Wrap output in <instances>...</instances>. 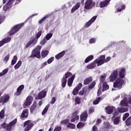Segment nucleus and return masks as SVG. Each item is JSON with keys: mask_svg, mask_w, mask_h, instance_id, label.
<instances>
[{"mask_svg": "<svg viewBox=\"0 0 131 131\" xmlns=\"http://www.w3.org/2000/svg\"><path fill=\"white\" fill-rule=\"evenodd\" d=\"M7 125H8V124H6V123H3L2 124V126L4 128H7Z\"/></svg>", "mask_w": 131, "mask_h": 131, "instance_id": "obj_64", "label": "nucleus"}, {"mask_svg": "<svg viewBox=\"0 0 131 131\" xmlns=\"http://www.w3.org/2000/svg\"><path fill=\"white\" fill-rule=\"evenodd\" d=\"M54 59H55V58H54V57H51L50 58H49L47 60L48 64H51V63H52V62H53V61H54Z\"/></svg>", "mask_w": 131, "mask_h": 131, "instance_id": "obj_55", "label": "nucleus"}, {"mask_svg": "<svg viewBox=\"0 0 131 131\" xmlns=\"http://www.w3.org/2000/svg\"><path fill=\"white\" fill-rule=\"evenodd\" d=\"M120 122V117L118 116L115 118L114 119V124L116 125H117V124H119V123Z\"/></svg>", "mask_w": 131, "mask_h": 131, "instance_id": "obj_30", "label": "nucleus"}, {"mask_svg": "<svg viewBox=\"0 0 131 131\" xmlns=\"http://www.w3.org/2000/svg\"><path fill=\"white\" fill-rule=\"evenodd\" d=\"M48 109L49 107L46 106L42 112V115H45L47 113V112H48Z\"/></svg>", "mask_w": 131, "mask_h": 131, "instance_id": "obj_57", "label": "nucleus"}, {"mask_svg": "<svg viewBox=\"0 0 131 131\" xmlns=\"http://www.w3.org/2000/svg\"><path fill=\"white\" fill-rule=\"evenodd\" d=\"M123 83H124V80L121 78H118L114 82L113 86L114 88H117L118 89H120L122 88Z\"/></svg>", "mask_w": 131, "mask_h": 131, "instance_id": "obj_2", "label": "nucleus"}, {"mask_svg": "<svg viewBox=\"0 0 131 131\" xmlns=\"http://www.w3.org/2000/svg\"><path fill=\"white\" fill-rule=\"evenodd\" d=\"M96 61L91 63V64L87 66L86 68L87 69H94L95 67L96 66Z\"/></svg>", "mask_w": 131, "mask_h": 131, "instance_id": "obj_27", "label": "nucleus"}, {"mask_svg": "<svg viewBox=\"0 0 131 131\" xmlns=\"http://www.w3.org/2000/svg\"><path fill=\"white\" fill-rule=\"evenodd\" d=\"M28 116V111L27 110H24L21 114L20 118H26Z\"/></svg>", "mask_w": 131, "mask_h": 131, "instance_id": "obj_26", "label": "nucleus"}, {"mask_svg": "<svg viewBox=\"0 0 131 131\" xmlns=\"http://www.w3.org/2000/svg\"><path fill=\"white\" fill-rule=\"evenodd\" d=\"M119 72V69H116L114 70L113 72L111 73V76H110V81L111 82H113L114 80L117 79L118 77V72Z\"/></svg>", "mask_w": 131, "mask_h": 131, "instance_id": "obj_4", "label": "nucleus"}, {"mask_svg": "<svg viewBox=\"0 0 131 131\" xmlns=\"http://www.w3.org/2000/svg\"><path fill=\"white\" fill-rule=\"evenodd\" d=\"M10 99V96L9 95H4V96H2L0 98V103H3V104H5V103H7L9 101V99Z\"/></svg>", "mask_w": 131, "mask_h": 131, "instance_id": "obj_14", "label": "nucleus"}, {"mask_svg": "<svg viewBox=\"0 0 131 131\" xmlns=\"http://www.w3.org/2000/svg\"><path fill=\"white\" fill-rule=\"evenodd\" d=\"M69 123V120L68 119L63 120L60 122L61 124H67Z\"/></svg>", "mask_w": 131, "mask_h": 131, "instance_id": "obj_51", "label": "nucleus"}, {"mask_svg": "<svg viewBox=\"0 0 131 131\" xmlns=\"http://www.w3.org/2000/svg\"><path fill=\"white\" fill-rule=\"evenodd\" d=\"M26 125H27V126H33V123L31 121L28 120L26 121L24 124V126H26Z\"/></svg>", "mask_w": 131, "mask_h": 131, "instance_id": "obj_33", "label": "nucleus"}, {"mask_svg": "<svg viewBox=\"0 0 131 131\" xmlns=\"http://www.w3.org/2000/svg\"><path fill=\"white\" fill-rule=\"evenodd\" d=\"M10 54H8L7 55V56H6L4 58H3V61L4 62V63H5L6 64H7V63H8V61H9V60L10 59Z\"/></svg>", "mask_w": 131, "mask_h": 131, "instance_id": "obj_35", "label": "nucleus"}, {"mask_svg": "<svg viewBox=\"0 0 131 131\" xmlns=\"http://www.w3.org/2000/svg\"><path fill=\"white\" fill-rule=\"evenodd\" d=\"M55 102H56V97H53L51 100V103L55 104Z\"/></svg>", "mask_w": 131, "mask_h": 131, "instance_id": "obj_63", "label": "nucleus"}, {"mask_svg": "<svg viewBox=\"0 0 131 131\" xmlns=\"http://www.w3.org/2000/svg\"><path fill=\"white\" fill-rule=\"evenodd\" d=\"M35 16H37V13L36 14H33L32 15H31V16H30L27 20H29V19H32L33 17H34Z\"/></svg>", "mask_w": 131, "mask_h": 131, "instance_id": "obj_62", "label": "nucleus"}, {"mask_svg": "<svg viewBox=\"0 0 131 131\" xmlns=\"http://www.w3.org/2000/svg\"><path fill=\"white\" fill-rule=\"evenodd\" d=\"M129 98V103L131 104V96L128 95H124L123 99L121 101L120 105L121 106H124V107H127L128 106V101H127V99Z\"/></svg>", "mask_w": 131, "mask_h": 131, "instance_id": "obj_3", "label": "nucleus"}, {"mask_svg": "<svg viewBox=\"0 0 131 131\" xmlns=\"http://www.w3.org/2000/svg\"><path fill=\"white\" fill-rule=\"evenodd\" d=\"M24 90V85H20L17 89L16 92L14 93V96H20L22 94V91Z\"/></svg>", "mask_w": 131, "mask_h": 131, "instance_id": "obj_13", "label": "nucleus"}, {"mask_svg": "<svg viewBox=\"0 0 131 131\" xmlns=\"http://www.w3.org/2000/svg\"><path fill=\"white\" fill-rule=\"evenodd\" d=\"M47 93H48V89H45L44 90L41 91L38 96V98L39 100H41L42 98H45L47 96Z\"/></svg>", "mask_w": 131, "mask_h": 131, "instance_id": "obj_10", "label": "nucleus"}, {"mask_svg": "<svg viewBox=\"0 0 131 131\" xmlns=\"http://www.w3.org/2000/svg\"><path fill=\"white\" fill-rule=\"evenodd\" d=\"M40 50H41V46H38L36 48L32 51L31 55L29 58H40Z\"/></svg>", "mask_w": 131, "mask_h": 131, "instance_id": "obj_1", "label": "nucleus"}, {"mask_svg": "<svg viewBox=\"0 0 131 131\" xmlns=\"http://www.w3.org/2000/svg\"><path fill=\"white\" fill-rule=\"evenodd\" d=\"M110 2H111V0H105L101 2L99 4L100 8H105V7H107Z\"/></svg>", "mask_w": 131, "mask_h": 131, "instance_id": "obj_16", "label": "nucleus"}, {"mask_svg": "<svg viewBox=\"0 0 131 131\" xmlns=\"http://www.w3.org/2000/svg\"><path fill=\"white\" fill-rule=\"evenodd\" d=\"M50 17V14H47L45 15L43 18H42L40 20H39V24H41L44 21H46V19H48Z\"/></svg>", "mask_w": 131, "mask_h": 131, "instance_id": "obj_32", "label": "nucleus"}, {"mask_svg": "<svg viewBox=\"0 0 131 131\" xmlns=\"http://www.w3.org/2000/svg\"><path fill=\"white\" fill-rule=\"evenodd\" d=\"M22 65V61H19L16 65L14 66L15 69H18L20 68V66Z\"/></svg>", "mask_w": 131, "mask_h": 131, "instance_id": "obj_43", "label": "nucleus"}, {"mask_svg": "<svg viewBox=\"0 0 131 131\" xmlns=\"http://www.w3.org/2000/svg\"><path fill=\"white\" fill-rule=\"evenodd\" d=\"M81 4L80 3H77L71 9V13H74L76 10H78L79 8H80Z\"/></svg>", "mask_w": 131, "mask_h": 131, "instance_id": "obj_22", "label": "nucleus"}, {"mask_svg": "<svg viewBox=\"0 0 131 131\" xmlns=\"http://www.w3.org/2000/svg\"><path fill=\"white\" fill-rule=\"evenodd\" d=\"M119 70V75L120 78H124L125 77V74H126V70H125V68H118Z\"/></svg>", "mask_w": 131, "mask_h": 131, "instance_id": "obj_9", "label": "nucleus"}, {"mask_svg": "<svg viewBox=\"0 0 131 131\" xmlns=\"http://www.w3.org/2000/svg\"><path fill=\"white\" fill-rule=\"evenodd\" d=\"M117 110L119 113H124V112H127L128 111V108L127 107H118Z\"/></svg>", "mask_w": 131, "mask_h": 131, "instance_id": "obj_25", "label": "nucleus"}, {"mask_svg": "<svg viewBox=\"0 0 131 131\" xmlns=\"http://www.w3.org/2000/svg\"><path fill=\"white\" fill-rule=\"evenodd\" d=\"M94 59V55H90L88 56L85 60V63H89L90 61H92Z\"/></svg>", "mask_w": 131, "mask_h": 131, "instance_id": "obj_36", "label": "nucleus"}, {"mask_svg": "<svg viewBox=\"0 0 131 131\" xmlns=\"http://www.w3.org/2000/svg\"><path fill=\"white\" fill-rule=\"evenodd\" d=\"M85 124L82 122H79L77 125V128H81V127H83Z\"/></svg>", "mask_w": 131, "mask_h": 131, "instance_id": "obj_46", "label": "nucleus"}, {"mask_svg": "<svg viewBox=\"0 0 131 131\" xmlns=\"http://www.w3.org/2000/svg\"><path fill=\"white\" fill-rule=\"evenodd\" d=\"M72 76V74L70 72H67L65 73L63 77H64L66 79L67 78H69V77H71Z\"/></svg>", "mask_w": 131, "mask_h": 131, "instance_id": "obj_37", "label": "nucleus"}, {"mask_svg": "<svg viewBox=\"0 0 131 131\" xmlns=\"http://www.w3.org/2000/svg\"><path fill=\"white\" fill-rule=\"evenodd\" d=\"M32 101H33V97H32V96H28L25 102V105L29 106L31 105V103H32Z\"/></svg>", "mask_w": 131, "mask_h": 131, "instance_id": "obj_12", "label": "nucleus"}, {"mask_svg": "<svg viewBox=\"0 0 131 131\" xmlns=\"http://www.w3.org/2000/svg\"><path fill=\"white\" fill-rule=\"evenodd\" d=\"M97 41V39L96 38H92L89 40L90 43H95Z\"/></svg>", "mask_w": 131, "mask_h": 131, "instance_id": "obj_52", "label": "nucleus"}, {"mask_svg": "<svg viewBox=\"0 0 131 131\" xmlns=\"http://www.w3.org/2000/svg\"><path fill=\"white\" fill-rule=\"evenodd\" d=\"M94 61L95 62V64H97V66H101V65H103L105 63L103 60L99 59H96Z\"/></svg>", "mask_w": 131, "mask_h": 131, "instance_id": "obj_29", "label": "nucleus"}, {"mask_svg": "<svg viewBox=\"0 0 131 131\" xmlns=\"http://www.w3.org/2000/svg\"><path fill=\"white\" fill-rule=\"evenodd\" d=\"M102 100H103V98H102L101 97H98L97 98V99H96L93 101V104L97 105V104H99V103L100 102V101H102Z\"/></svg>", "mask_w": 131, "mask_h": 131, "instance_id": "obj_39", "label": "nucleus"}, {"mask_svg": "<svg viewBox=\"0 0 131 131\" xmlns=\"http://www.w3.org/2000/svg\"><path fill=\"white\" fill-rule=\"evenodd\" d=\"M5 108H3L0 112V119H4L5 118Z\"/></svg>", "mask_w": 131, "mask_h": 131, "instance_id": "obj_38", "label": "nucleus"}, {"mask_svg": "<svg viewBox=\"0 0 131 131\" xmlns=\"http://www.w3.org/2000/svg\"><path fill=\"white\" fill-rule=\"evenodd\" d=\"M93 81V78L91 77L86 78L83 81V84L86 85Z\"/></svg>", "mask_w": 131, "mask_h": 131, "instance_id": "obj_23", "label": "nucleus"}, {"mask_svg": "<svg viewBox=\"0 0 131 131\" xmlns=\"http://www.w3.org/2000/svg\"><path fill=\"white\" fill-rule=\"evenodd\" d=\"M5 20V17L3 15H0V24H2Z\"/></svg>", "mask_w": 131, "mask_h": 131, "instance_id": "obj_60", "label": "nucleus"}, {"mask_svg": "<svg viewBox=\"0 0 131 131\" xmlns=\"http://www.w3.org/2000/svg\"><path fill=\"white\" fill-rule=\"evenodd\" d=\"M115 8L116 10V13H118V12H120L121 11L125 10V5L122 3H119L115 6Z\"/></svg>", "mask_w": 131, "mask_h": 131, "instance_id": "obj_8", "label": "nucleus"}, {"mask_svg": "<svg viewBox=\"0 0 131 131\" xmlns=\"http://www.w3.org/2000/svg\"><path fill=\"white\" fill-rule=\"evenodd\" d=\"M105 79H106V77L105 76H101L100 78V82L101 83H104V82H106L105 81Z\"/></svg>", "mask_w": 131, "mask_h": 131, "instance_id": "obj_49", "label": "nucleus"}, {"mask_svg": "<svg viewBox=\"0 0 131 131\" xmlns=\"http://www.w3.org/2000/svg\"><path fill=\"white\" fill-rule=\"evenodd\" d=\"M80 100H81V98L79 97H76L75 99L76 103L75 104L76 105V104H77L78 105H79V104H80Z\"/></svg>", "mask_w": 131, "mask_h": 131, "instance_id": "obj_50", "label": "nucleus"}, {"mask_svg": "<svg viewBox=\"0 0 131 131\" xmlns=\"http://www.w3.org/2000/svg\"><path fill=\"white\" fill-rule=\"evenodd\" d=\"M75 78V75H73L72 77L68 79V86H72V83H73V81Z\"/></svg>", "mask_w": 131, "mask_h": 131, "instance_id": "obj_21", "label": "nucleus"}, {"mask_svg": "<svg viewBox=\"0 0 131 131\" xmlns=\"http://www.w3.org/2000/svg\"><path fill=\"white\" fill-rule=\"evenodd\" d=\"M108 90H109V85L107 84V82H104L102 85V92L108 91Z\"/></svg>", "mask_w": 131, "mask_h": 131, "instance_id": "obj_28", "label": "nucleus"}, {"mask_svg": "<svg viewBox=\"0 0 131 131\" xmlns=\"http://www.w3.org/2000/svg\"><path fill=\"white\" fill-rule=\"evenodd\" d=\"M12 126L11 125H10V124H7V126L6 127V129L8 130V131H11L12 130Z\"/></svg>", "mask_w": 131, "mask_h": 131, "instance_id": "obj_58", "label": "nucleus"}, {"mask_svg": "<svg viewBox=\"0 0 131 131\" xmlns=\"http://www.w3.org/2000/svg\"><path fill=\"white\" fill-rule=\"evenodd\" d=\"M11 41V38L8 37L3 39L2 41H0V48L1 47H3L5 43H7L8 42H10Z\"/></svg>", "mask_w": 131, "mask_h": 131, "instance_id": "obj_20", "label": "nucleus"}, {"mask_svg": "<svg viewBox=\"0 0 131 131\" xmlns=\"http://www.w3.org/2000/svg\"><path fill=\"white\" fill-rule=\"evenodd\" d=\"M86 119H88V113L86 112H84L81 115H80V120L81 121H86Z\"/></svg>", "mask_w": 131, "mask_h": 131, "instance_id": "obj_19", "label": "nucleus"}, {"mask_svg": "<svg viewBox=\"0 0 131 131\" xmlns=\"http://www.w3.org/2000/svg\"><path fill=\"white\" fill-rule=\"evenodd\" d=\"M48 65V62L47 61H45L43 62L40 66V69H42L43 67H45V66H47Z\"/></svg>", "mask_w": 131, "mask_h": 131, "instance_id": "obj_54", "label": "nucleus"}, {"mask_svg": "<svg viewBox=\"0 0 131 131\" xmlns=\"http://www.w3.org/2000/svg\"><path fill=\"white\" fill-rule=\"evenodd\" d=\"M95 85H96V81H93L91 84L88 86V89L89 90H92L95 88Z\"/></svg>", "mask_w": 131, "mask_h": 131, "instance_id": "obj_40", "label": "nucleus"}, {"mask_svg": "<svg viewBox=\"0 0 131 131\" xmlns=\"http://www.w3.org/2000/svg\"><path fill=\"white\" fill-rule=\"evenodd\" d=\"M97 16H93L89 21L87 22V23L85 25V27H90L95 21H96V19H97Z\"/></svg>", "mask_w": 131, "mask_h": 131, "instance_id": "obj_15", "label": "nucleus"}, {"mask_svg": "<svg viewBox=\"0 0 131 131\" xmlns=\"http://www.w3.org/2000/svg\"><path fill=\"white\" fill-rule=\"evenodd\" d=\"M129 116V113H126L124 114L123 117V121H124V120H125V119H126V118H127V117H128Z\"/></svg>", "mask_w": 131, "mask_h": 131, "instance_id": "obj_53", "label": "nucleus"}, {"mask_svg": "<svg viewBox=\"0 0 131 131\" xmlns=\"http://www.w3.org/2000/svg\"><path fill=\"white\" fill-rule=\"evenodd\" d=\"M99 88L97 92V96H101V94H102V85H99Z\"/></svg>", "mask_w": 131, "mask_h": 131, "instance_id": "obj_47", "label": "nucleus"}, {"mask_svg": "<svg viewBox=\"0 0 131 131\" xmlns=\"http://www.w3.org/2000/svg\"><path fill=\"white\" fill-rule=\"evenodd\" d=\"M17 123V118L14 119L12 121L10 122L9 125H11V126H13V125H15Z\"/></svg>", "mask_w": 131, "mask_h": 131, "instance_id": "obj_45", "label": "nucleus"}, {"mask_svg": "<svg viewBox=\"0 0 131 131\" xmlns=\"http://www.w3.org/2000/svg\"><path fill=\"white\" fill-rule=\"evenodd\" d=\"M36 102H34L33 105L31 106L30 110V113L32 114H33L34 113H36Z\"/></svg>", "mask_w": 131, "mask_h": 131, "instance_id": "obj_18", "label": "nucleus"}, {"mask_svg": "<svg viewBox=\"0 0 131 131\" xmlns=\"http://www.w3.org/2000/svg\"><path fill=\"white\" fill-rule=\"evenodd\" d=\"M82 88V83H79L78 85L74 88L73 91V96H76L78 94V91Z\"/></svg>", "mask_w": 131, "mask_h": 131, "instance_id": "obj_11", "label": "nucleus"}, {"mask_svg": "<svg viewBox=\"0 0 131 131\" xmlns=\"http://www.w3.org/2000/svg\"><path fill=\"white\" fill-rule=\"evenodd\" d=\"M67 127L68 128H72L73 129L75 128V125H74V124H73L72 123H69L68 124Z\"/></svg>", "mask_w": 131, "mask_h": 131, "instance_id": "obj_42", "label": "nucleus"}, {"mask_svg": "<svg viewBox=\"0 0 131 131\" xmlns=\"http://www.w3.org/2000/svg\"><path fill=\"white\" fill-rule=\"evenodd\" d=\"M47 39L46 38H44L41 41H40V45H45L47 42Z\"/></svg>", "mask_w": 131, "mask_h": 131, "instance_id": "obj_61", "label": "nucleus"}, {"mask_svg": "<svg viewBox=\"0 0 131 131\" xmlns=\"http://www.w3.org/2000/svg\"><path fill=\"white\" fill-rule=\"evenodd\" d=\"M35 36H36V38L35 39H38V38H39V37H40V36H41V31H39V32H38L36 35H35Z\"/></svg>", "mask_w": 131, "mask_h": 131, "instance_id": "obj_44", "label": "nucleus"}, {"mask_svg": "<svg viewBox=\"0 0 131 131\" xmlns=\"http://www.w3.org/2000/svg\"><path fill=\"white\" fill-rule=\"evenodd\" d=\"M61 129H62V127L60 126H56L54 131H60Z\"/></svg>", "mask_w": 131, "mask_h": 131, "instance_id": "obj_56", "label": "nucleus"}, {"mask_svg": "<svg viewBox=\"0 0 131 131\" xmlns=\"http://www.w3.org/2000/svg\"><path fill=\"white\" fill-rule=\"evenodd\" d=\"M113 110H115V107L107 106L105 107V112L107 114H111L113 112Z\"/></svg>", "mask_w": 131, "mask_h": 131, "instance_id": "obj_17", "label": "nucleus"}, {"mask_svg": "<svg viewBox=\"0 0 131 131\" xmlns=\"http://www.w3.org/2000/svg\"><path fill=\"white\" fill-rule=\"evenodd\" d=\"M64 55H65V51H63L57 54L55 56V59H56L57 60H59V59H61L62 57H63Z\"/></svg>", "mask_w": 131, "mask_h": 131, "instance_id": "obj_24", "label": "nucleus"}, {"mask_svg": "<svg viewBox=\"0 0 131 131\" xmlns=\"http://www.w3.org/2000/svg\"><path fill=\"white\" fill-rule=\"evenodd\" d=\"M99 59L102 60V61H103V62H104V63H106V59H105V55H102L100 56Z\"/></svg>", "mask_w": 131, "mask_h": 131, "instance_id": "obj_59", "label": "nucleus"}, {"mask_svg": "<svg viewBox=\"0 0 131 131\" xmlns=\"http://www.w3.org/2000/svg\"><path fill=\"white\" fill-rule=\"evenodd\" d=\"M52 36H53V34L51 33H49L46 36L45 39H46V40H50V39H51V38H52Z\"/></svg>", "mask_w": 131, "mask_h": 131, "instance_id": "obj_41", "label": "nucleus"}, {"mask_svg": "<svg viewBox=\"0 0 131 131\" xmlns=\"http://www.w3.org/2000/svg\"><path fill=\"white\" fill-rule=\"evenodd\" d=\"M95 6L94 0H85L84 9L85 10H90Z\"/></svg>", "mask_w": 131, "mask_h": 131, "instance_id": "obj_6", "label": "nucleus"}, {"mask_svg": "<svg viewBox=\"0 0 131 131\" xmlns=\"http://www.w3.org/2000/svg\"><path fill=\"white\" fill-rule=\"evenodd\" d=\"M36 42H37V39H35V38H31L27 43L25 47V49H28L30 47H33V46H35V45H36Z\"/></svg>", "mask_w": 131, "mask_h": 131, "instance_id": "obj_7", "label": "nucleus"}, {"mask_svg": "<svg viewBox=\"0 0 131 131\" xmlns=\"http://www.w3.org/2000/svg\"><path fill=\"white\" fill-rule=\"evenodd\" d=\"M24 25V23H21L15 26L9 32V35H13V34H15L16 32H18V31H19V30L21 27H23Z\"/></svg>", "mask_w": 131, "mask_h": 131, "instance_id": "obj_5", "label": "nucleus"}, {"mask_svg": "<svg viewBox=\"0 0 131 131\" xmlns=\"http://www.w3.org/2000/svg\"><path fill=\"white\" fill-rule=\"evenodd\" d=\"M48 54H49V51L48 50H42L41 53L42 58H46V56H48Z\"/></svg>", "mask_w": 131, "mask_h": 131, "instance_id": "obj_34", "label": "nucleus"}, {"mask_svg": "<svg viewBox=\"0 0 131 131\" xmlns=\"http://www.w3.org/2000/svg\"><path fill=\"white\" fill-rule=\"evenodd\" d=\"M66 83H67V79L65 77H63L61 80V86L64 88L66 86Z\"/></svg>", "mask_w": 131, "mask_h": 131, "instance_id": "obj_31", "label": "nucleus"}, {"mask_svg": "<svg viewBox=\"0 0 131 131\" xmlns=\"http://www.w3.org/2000/svg\"><path fill=\"white\" fill-rule=\"evenodd\" d=\"M126 124L127 125V126H129L131 124V117H129L126 120Z\"/></svg>", "mask_w": 131, "mask_h": 131, "instance_id": "obj_48", "label": "nucleus"}]
</instances>
